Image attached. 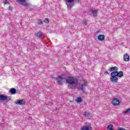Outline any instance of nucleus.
Masks as SVG:
<instances>
[{
	"mask_svg": "<svg viewBox=\"0 0 130 130\" xmlns=\"http://www.w3.org/2000/svg\"><path fill=\"white\" fill-rule=\"evenodd\" d=\"M66 83L68 84V86L70 89L75 88L76 86H78L79 82L78 79L73 76H70L66 79Z\"/></svg>",
	"mask_w": 130,
	"mask_h": 130,
	"instance_id": "nucleus-1",
	"label": "nucleus"
},
{
	"mask_svg": "<svg viewBox=\"0 0 130 130\" xmlns=\"http://www.w3.org/2000/svg\"><path fill=\"white\" fill-rule=\"evenodd\" d=\"M76 2L79 3L80 0H75ZM66 3V5L67 6V8L68 10H71L72 8L74 7V5H75V0H64Z\"/></svg>",
	"mask_w": 130,
	"mask_h": 130,
	"instance_id": "nucleus-2",
	"label": "nucleus"
},
{
	"mask_svg": "<svg viewBox=\"0 0 130 130\" xmlns=\"http://www.w3.org/2000/svg\"><path fill=\"white\" fill-rule=\"evenodd\" d=\"M116 77V74L114 72L111 73L110 81L112 83H117L118 82V78Z\"/></svg>",
	"mask_w": 130,
	"mask_h": 130,
	"instance_id": "nucleus-3",
	"label": "nucleus"
},
{
	"mask_svg": "<svg viewBox=\"0 0 130 130\" xmlns=\"http://www.w3.org/2000/svg\"><path fill=\"white\" fill-rule=\"evenodd\" d=\"M64 79H66V75L63 74L61 76H59L57 78H56V80L58 84H62V80H64Z\"/></svg>",
	"mask_w": 130,
	"mask_h": 130,
	"instance_id": "nucleus-4",
	"label": "nucleus"
},
{
	"mask_svg": "<svg viewBox=\"0 0 130 130\" xmlns=\"http://www.w3.org/2000/svg\"><path fill=\"white\" fill-rule=\"evenodd\" d=\"M92 126L91 124L86 123V125L81 127V130H91Z\"/></svg>",
	"mask_w": 130,
	"mask_h": 130,
	"instance_id": "nucleus-5",
	"label": "nucleus"
},
{
	"mask_svg": "<svg viewBox=\"0 0 130 130\" xmlns=\"http://www.w3.org/2000/svg\"><path fill=\"white\" fill-rule=\"evenodd\" d=\"M120 103V102L118 99L114 98L112 100V104L113 105V106H118Z\"/></svg>",
	"mask_w": 130,
	"mask_h": 130,
	"instance_id": "nucleus-6",
	"label": "nucleus"
},
{
	"mask_svg": "<svg viewBox=\"0 0 130 130\" xmlns=\"http://www.w3.org/2000/svg\"><path fill=\"white\" fill-rule=\"evenodd\" d=\"M6 100L10 101L11 100L10 98H8V96L3 95V94H0V101H6Z\"/></svg>",
	"mask_w": 130,
	"mask_h": 130,
	"instance_id": "nucleus-7",
	"label": "nucleus"
},
{
	"mask_svg": "<svg viewBox=\"0 0 130 130\" xmlns=\"http://www.w3.org/2000/svg\"><path fill=\"white\" fill-rule=\"evenodd\" d=\"M84 83L82 84L80 87H78V90L82 91V92H84V89L86 86H87V81L86 80H84Z\"/></svg>",
	"mask_w": 130,
	"mask_h": 130,
	"instance_id": "nucleus-8",
	"label": "nucleus"
},
{
	"mask_svg": "<svg viewBox=\"0 0 130 130\" xmlns=\"http://www.w3.org/2000/svg\"><path fill=\"white\" fill-rule=\"evenodd\" d=\"M113 73H114L116 77H118V78H121L123 76V72L122 71H120L119 72H118V71H114Z\"/></svg>",
	"mask_w": 130,
	"mask_h": 130,
	"instance_id": "nucleus-9",
	"label": "nucleus"
},
{
	"mask_svg": "<svg viewBox=\"0 0 130 130\" xmlns=\"http://www.w3.org/2000/svg\"><path fill=\"white\" fill-rule=\"evenodd\" d=\"M123 59L124 61H129V55L127 53L123 55Z\"/></svg>",
	"mask_w": 130,
	"mask_h": 130,
	"instance_id": "nucleus-10",
	"label": "nucleus"
},
{
	"mask_svg": "<svg viewBox=\"0 0 130 130\" xmlns=\"http://www.w3.org/2000/svg\"><path fill=\"white\" fill-rule=\"evenodd\" d=\"M26 102H25V100H20L19 101H17L16 102V104L18 105H24Z\"/></svg>",
	"mask_w": 130,
	"mask_h": 130,
	"instance_id": "nucleus-11",
	"label": "nucleus"
},
{
	"mask_svg": "<svg viewBox=\"0 0 130 130\" xmlns=\"http://www.w3.org/2000/svg\"><path fill=\"white\" fill-rule=\"evenodd\" d=\"M19 2L20 5L24 6V7H27L28 5L26 3V0H18Z\"/></svg>",
	"mask_w": 130,
	"mask_h": 130,
	"instance_id": "nucleus-12",
	"label": "nucleus"
},
{
	"mask_svg": "<svg viewBox=\"0 0 130 130\" xmlns=\"http://www.w3.org/2000/svg\"><path fill=\"white\" fill-rule=\"evenodd\" d=\"M98 40H100V41H103L105 39V36L103 35H100L98 37Z\"/></svg>",
	"mask_w": 130,
	"mask_h": 130,
	"instance_id": "nucleus-13",
	"label": "nucleus"
},
{
	"mask_svg": "<svg viewBox=\"0 0 130 130\" xmlns=\"http://www.w3.org/2000/svg\"><path fill=\"white\" fill-rule=\"evenodd\" d=\"M98 10H92L91 11L92 15L93 17H97Z\"/></svg>",
	"mask_w": 130,
	"mask_h": 130,
	"instance_id": "nucleus-14",
	"label": "nucleus"
},
{
	"mask_svg": "<svg viewBox=\"0 0 130 130\" xmlns=\"http://www.w3.org/2000/svg\"><path fill=\"white\" fill-rule=\"evenodd\" d=\"M118 68L117 67H113L110 68L109 71L110 72H113V71H115V72L117 71Z\"/></svg>",
	"mask_w": 130,
	"mask_h": 130,
	"instance_id": "nucleus-15",
	"label": "nucleus"
},
{
	"mask_svg": "<svg viewBox=\"0 0 130 130\" xmlns=\"http://www.w3.org/2000/svg\"><path fill=\"white\" fill-rule=\"evenodd\" d=\"M36 36L38 38H40L42 36V32L41 31H38L37 34H36Z\"/></svg>",
	"mask_w": 130,
	"mask_h": 130,
	"instance_id": "nucleus-16",
	"label": "nucleus"
},
{
	"mask_svg": "<svg viewBox=\"0 0 130 130\" xmlns=\"http://www.w3.org/2000/svg\"><path fill=\"white\" fill-rule=\"evenodd\" d=\"M122 113L123 114H127V113H130V108L125 111H123Z\"/></svg>",
	"mask_w": 130,
	"mask_h": 130,
	"instance_id": "nucleus-17",
	"label": "nucleus"
},
{
	"mask_svg": "<svg viewBox=\"0 0 130 130\" xmlns=\"http://www.w3.org/2000/svg\"><path fill=\"white\" fill-rule=\"evenodd\" d=\"M10 92L11 94H16V89L11 88L10 90Z\"/></svg>",
	"mask_w": 130,
	"mask_h": 130,
	"instance_id": "nucleus-18",
	"label": "nucleus"
},
{
	"mask_svg": "<svg viewBox=\"0 0 130 130\" xmlns=\"http://www.w3.org/2000/svg\"><path fill=\"white\" fill-rule=\"evenodd\" d=\"M107 129L109 130H114L113 129V125L112 124H109L108 125Z\"/></svg>",
	"mask_w": 130,
	"mask_h": 130,
	"instance_id": "nucleus-19",
	"label": "nucleus"
},
{
	"mask_svg": "<svg viewBox=\"0 0 130 130\" xmlns=\"http://www.w3.org/2000/svg\"><path fill=\"white\" fill-rule=\"evenodd\" d=\"M83 115L84 116H85V117H88V116H89V115H90V112H88L87 111H85L84 114Z\"/></svg>",
	"mask_w": 130,
	"mask_h": 130,
	"instance_id": "nucleus-20",
	"label": "nucleus"
},
{
	"mask_svg": "<svg viewBox=\"0 0 130 130\" xmlns=\"http://www.w3.org/2000/svg\"><path fill=\"white\" fill-rule=\"evenodd\" d=\"M88 22H89V20H88L87 19L83 20V23L84 26H87V23H88Z\"/></svg>",
	"mask_w": 130,
	"mask_h": 130,
	"instance_id": "nucleus-21",
	"label": "nucleus"
},
{
	"mask_svg": "<svg viewBox=\"0 0 130 130\" xmlns=\"http://www.w3.org/2000/svg\"><path fill=\"white\" fill-rule=\"evenodd\" d=\"M3 4L4 5H10V2H9V0H3Z\"/></svg>",
	"mask_w": 130,
	"mask_h": 130,
	"instance_id": "nucleus-22",
	"label": "nucleus"
},
{
	"mask_svg": "<svg viewBox=\"0 0 130 130\" xmlns=\"http://www.w3.org/2000/svg\"><path fill=\"white\" fill-rule=\"evenodd\" d=\"M76 102H77V103H81V102H82V99H81V98H78L76 100Z\"/></svg>",
	"mask_w": 130,
	"mask_h": 130,
	"instance_id": "nucleus-23",
	"label": "nucleus"
},
{
	"mask_svg": "<svg viewBox=\"0 0 130 130\" xmlns=\"http://www.w3.org/2000/svg\"><path fill=\"white\" fill-rule=\"evenodd\" d=\"M44 22L46 23V24H48V23H49V20H48V19L47 18H45L44 19Z\"/></svg>",
	"mask_w": 130,
	"mask_h": 130,
	"instance_id": "nucleus-24",
	"label": "nucleus"
},
{
	"mask_svg": "<svg viewBox=\"0 0 130 130\" xmlns=\"http://www.w3.org/2000/svg\"><path fill=\"white\" fill-rule=\"evenodd\" d=\"M38 23L39 24V25H41V24H42V23H43V22H42V21H41V19H38Z\"/></svg>",
	"mask_w": 130,
	"mask_h": 130,
	"instance_id": "nucleus-25",
	"label": "nucleus"
},
{
	"mask_svg": "<svg viewBox=\"0 0 130 130\" xmlns=\"http://www.w3.org/2000/svg\"><path fill=\"white\" fill-rule=\"evenodd\" d=\"M117 130H125V129H124V128L119 127Z\"/></svg>",
	"mask_w": 130,
	"mask_h": 130,
	"instance_id": "nucleus-26",
	"label": "nucleus"
},
{
	"mask_svg": "<svg viewBox=\"0 0 130 130\" xmlns=\"http://www.w3.org/2000/svg\"><path fill=\"white\" fill-rule=\"evenodd\" d=\"M104 74L105 75H108V71H104Z\"/></svg>",
	"mask_w": 130,
	"mask_h": 130,
	"instance_id": "nucleus-27",
	"label": "nucleus"
},
{
	"mask_svg": "<svg viewBox=\"0 0 130 130\" xmlns=\"http://www.w3.org/2000/svg\"><path fill=\"white\" fill-rule=\"evenodd\" d=\"M9 9L10 11H12L13 10V8L11 7H9Z\"/></svg>",
	"mask_w": 130,
	"mask_h": 130,
	"instance_id": "nucleus-28",
	"label": "nucleus"
}]
</instances>
